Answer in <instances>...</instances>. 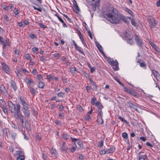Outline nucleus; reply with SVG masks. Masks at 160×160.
<instances>
[{
	"instance_id": "ddd939ff",
	"label": "nucleus",
	"mask_w": 160,
	"mask_h": 160,
	"mask_svg": "<svg viewBox=\"0 0 160 160\" xmlns=\"http://www.w3.org/2000/svg\"><path fill=\"white\" fill-rule=\"evenodd\" d=\"M127 103L128 104L129 107L130 108H133L137 112H138V111L137 109V107L134 104L130 102H128Z\"/></svg>"
},
{
	"instance_id": "e2e57ef3",
	"label": "nucleus",
	"mask_w": 160,
	"mask_h": 160,
	"mask_svg": "<svg viewBox=\"0 0 160 160\" xmlns=\"http://www.w3.org/2000/svg\"><path fill=\"white\" fill-rule=\"evenodd\" d=\"M25 157H18L17 158V160H24Z\"/></svg>"
},
{
	"instance_id": "cd10ccee",
	"label": "nucleus",
	"mask_w": 160,
	"mask_h": 160,
	"mask_svg": "<svg viewBox=\"0 0 160 160\" xmlns=\"http://www.w3.org/2000/svg\"><path fill=\"white\" fill-rule=\"evenodd\" d=\"M44 83L41 82V81H39L38 82V87L39 88H44Z\"/></svg>"
},
{
	"instance_id": "bb28decb",
	"label": "nucleus",
	"mask_w": 160,
	"mask_h": 160,
	"mask_svg": "<svg viewBox=\"0 0 160 160\" xmlns=\"http://www.w3.org/2000/svg\"><path fill=\"white\" fill-rule=\"evenodd\" d=\"M115 150V148L114 147H111L109 149H108L107 150V153H112Z\"/></svg>"
},
{
	"instance_id": "4d7b16f0",
	"label": "nucleus",
	"mask_w": 160,
	"mask_h": 160,
	"mask_svg": "<svg viewBox=\"0 0 160 160\" xmlns=\"http://www.w3.org/2000/svg\"><path fill=\"white\" fill-rule=\"evenodd\" d=\"M25 58L28 60H30L31 58L30 56L29 55L28 53L26 54L25 55Z\"/></svg>"
},
{
	"instance_id": "4468645a",
	"label": "nucleus",
	"mask_w": 160,
	"mask_h": 160,
	"mask_svg": "<svg viewBox=\"0 0 160 160\" xmlns=\"http://www.w3.org/2000/svg\"><path fill=\"white\" fill-rule=\"evenodd\" d=\"M121 35L123 39L125 40H127L130 36V34L127 32H123Z\"/></svg>"
},
{
	"instance_id": "2f4dec72",
	"label": "nucleus",
	"mask_w": 160,
	"mask_h": 160,
	"mask_svg": "<svg viewBox=\"0 0 160 160\" xmlns=\"http://www.w3.org/2000/svg\"><path fill=\"white\" fill-rule=\"evenodd\" d=\"M97 121L98 123L100 124H102L104 122L103 120L102 119V117L98 118H97Z\"/></svg>"
},
{
	"instance_id": "58836bf2",
	"label": "nucleus",
	"mask_w": 160,
	"mask_h": 160,
	"mask_svg": "<svg viewBox=\"0 0 160 160\" xmlns=\"http://www.w3.org/2000/svg\"><path fill=\"white\" fill-rule=\"evenodd\" d=\"M76 68L75 67H73L70 68V72L72 73H74L76 71Z\"/></svg>"
},
{
	"instance_id": "dca6fc26",
	"label": "nucleus",
	"mask_w": 160,
	"mask_h": 160,
	"mask_svg": "<svg viewBox=\"0 0 160 160\" xmlns=\"http://www.w3.org/2000/svg\"><path fill=\"white\" fill-rule=\"evenodd\" d=\"M9 131L8 128H4L2 129V135L5 137H8V134L9 133Z\"/></svg>"
},
{
	"instance_id": "864d4df0",
	"label": "nucleus",
	"mask_w": 160,
	"mask_h": 160,
	"mask_svg": "<svg viewBox=\"0 0 160 160\" xmlns=\"http://www.w3.org/2000/svg\"><path fill=\"white\" fill-rule=\"evenodd\" d=\"M100 152L101 154L104 155L107 153V150H101L100 151Z\"/></svg>"
},
{
	"instance_id": "a878e982",
	"label": "nucleus",
	"mask_w": 160,
	"mask_h": 160,
	"mask_svg": "<svg viewBox=\"0 0 160 160\" xmlns=\"http://www.w3.org/2000/svg\"><path fill=\"white\" fill-rule=\"evenodd\" d=\"M124 10L127 12L129 13L132 17L134 16V14L133 12L130 9L128 8H126L124 9Z\"/></svg>"
},
{
	"instance_id": "c756f323",
	"label": "nucleus",
	"mask_w": 160,
	"mask_h": 160,
	"mask_svg": "<svg viewBox=\"0 0 160 160\" xmlns=\"http://www.w3.org/2000/svg\"><path fill=\"white\" fill-rule=\"evenodd\" d=\"M1 108H2V110L5 113H7L8 110L5 104L4 105H3L2 106H1Z\"/></svg>"
},
{
	"instance_id": "7c9ffc66",
	"label": "nucleus",
	"mask_w": 160,
	"mask_h": 160,
	"mask_svg": "<svg viewBox=\"0 0 160 160\" xmlns=\"http://www.w3.org/2000/svg\"><path fill=\"white\" fill-rule=\"evenodd\" d=\"M95 44L97 48L99 51L102 49V46L98 42H96Z\"/></svg>"
},
{
	"instance_id": "79ce46f5",
	"label": "nucleus",
	"mask_w": 160,
	"mask_h": 160,
	"mask_svg": "<svg viewBox=\"0 0 160 160\" xmlns=\"http://www.w3.org/2000/svg\"><path fill=\"white\" fill-rule=\"evenodd\" d=\"M11 135L12 138L13 140H14L17 136V134L15 132H13L11 133Z\"/></svg>"
},
{
	"instance_id": "ea45409f",
	"label": "nucleus",
	"mask_w": 160,
	"mask_h": 160,
	"mask_svg": "<svg viewBox=\"0 0 160 160\" xmlns=\"http://www.w3.org/2000/svg\"><path fill=\"white\" fill-rule=\"evenodd\" d=\"M118 118L119 119H120L122 122H124L125 123L127 124L128 122L126 120H125L123 118H122V117L120 116H118Z\"/></svg>"
},
{
	"instance_id": "4be33fe9",
	"label": "nucleus",
	"mask_w": 160,
	"mask_h": 160,
	"mask_svg": "<svg viewBox=\"0 0 160 160\" xmlns=\"http://www.w3.org/2000/svg\"><path fill=\"white\" fill-rule=\"evenodd\" d=\"M120 18L124 21L127 24L129 23V21L126 18H125L124 16L121 15L120 17Z\"/></svg>"
},
{
	"instance_id": "9d476101",
	"label": "nucleus",
	"mask_w": 160,
	"mask_h": 160,
	"mask_svg": "<svg viewBox=\"0 0 160 160\" xmlns=\"http://www.w3.org/2000/svg\"><path fill=\"white\" fill-rule=\"evenodd\" d=\"M34 86V85H32V86L30 85V87L29 88V91L30 92L31 94L34 96L35 94H37L38 92L35 89H34L32 87Z\"/></svg>"
},
{
	"instance_id": "9b49d317",
	"label": "nucleus",
	"mask_w": 160,
	"mask_h": 160,
	"mask_svg": "<svg viewBox=\"0 0 160 160\" xmlns=\"http://www.w3.org/2000/svg\"><path fill=\"white\" fill-rule=\"evenodd\" d=\"M138 160H146L148 159V157L146 155L141 154V152H139L138 154Z\"/></svg>"
},
{
	"instance_id": "f3484780",
	"label": "nucleus",
	"mask_w": 160,
	"mask_h": 160,
	"mask_svg": "<svg viewBox=\"0 0 160 160\" xmlns=\"http://www.w3.org/2000/svg\"><path fill=\"white\" fill-rule=\"evenodd\" d=\"M10 83L12 87L13 90L14 91H15L17 90V88L15 81L12 80H11L10 82Z\"/></svg>"
},
{
	"instance_id": "338daca9",
	"label": "nucleus",
	"mask_w": 160,
	"mask_h": 160,
	"mask_svg": "<svg viewBox=\"0 0 160 160\" xmlns=\"http://www.w3.org/2000/svg\"><path fill=\"white\" fill-rule=\"evenodd\" d=\"M95 68L94 67H90V71L91 73H93L95 70Z\"/></svg>"
},
{
	"instance_id": "3c124183",
	"label": "nucleus",
	"mask_w": 160,
	"mask_h": 160,
	"mask_svg": "<svg viewBox=\"0 0 160 160\" xmlns=\"http://www.w3.org/2000/svg\"><path fill=\"white\" fill-rule=\"evenodd\" d=\"M32 8L35 10H37L40 12H42V9L41 8H38L34 6H32Z\"/></svg>"
},
{
	"instance_id": "f03ea898",
	"label": "nucleus",
	"mask_w": 160,
	"mask_h": 160,
	"mask_svg": "<svg viewBox=\"0 0 160 160\" xmlns=\"http://www.w3.org/2000/svg\"><path fill=\"white\" fill-rule=\"evenodd\" d=\"M8 105L9 110L14 118L22 114L20 110L21 106L18 102H16L15 104L11 101H8Z\"/></svg>"
},
{
	"instance_id": "c03bdc74",
	"label": "nucleus",
	"mask_w": 160,
	"mask_h": 160,
	"mask_svg": "<svg viewBox=\"0 0 160 160\" xmlns=\"http://www.w3.org/2000/svg\"><path fill=\"white\" fill-rule=\"evenodd\" d=\"M74 2H75V4L74 3H73V4H74L75 7V8L77 11H79L80 10H79V8L76 2L75 1H74Z\"/></svg>"
},
{
	"instance_id": "4c0bfd02",
	"label": "nucleus",
	"mask_w": 160,
	"mask_h": 160,
	"mask_svg": "<svg viewBox=\"0 0 160 160\" xmlns=\"http://www.w3.org/2000/svg\"><path fill=\"white\" fill-rule=\"evenodd\" d=\"M122 137L125 139H127L128 138V134L126 132H123L122 134Z\"/></svg>"
},
{
	"instance_id": "c9c22d12",
	"label": "nucleus",
	"mask_w": 160,
	"mask_h": 160,
	"mask_svg": "<svg viewBox=\"0 0 160 160\" xmlns=\"http://www.w3.org/2000/svg\"><path fill=\"white\" fill-rule=\"evenodd\" d=\"M0 42L3 43V48H5L6 46V44L4 41L3 38L0 36Z\"/></svg>"
},
{
	"instance_id": "37998d69",
	"label": "nucleus",
	"mask_w": 160,
	"mask_h": 160,
	"mask_svg": "<svg viewBox=\"0 0 160 160\" xmlns=\"http://www.w3.org/2000/svg\"><path fill=\"white\" fill-rule=\"evenodd\" d=\"M97 99L95 98H92L91 100V103L92 105H94L95 104V102L96 101Z\"/></svg>"
},
{
	"instance_id": "39448f33",
	"label": "nucleus",
	"mask_w": 160,
	"mask_h": 160,
	"mask_svg": "<svg viewBox=\"0 0 160 160\" xmlns=\"http://www.w3.org/2000/svg\"><path fill=\"white\" fill-rule=\"evenodd\" d=\"M134 36L137 45L140 48H142L144 45V42L142 39L140 38L139 36L134 35Z\"/></svg>"
},
{
	"instance_id": "69168bd1",
	"label": "nucleus",
	"mask_w": 160,
	"mask_h": 160,
	"mask_svg": "<svg viewBox=\"0 0 160 160\" xmlns=\"http://www.w3.org/2000/svg\"><path fill=\"white\" fill-rule=\"evenodd\" d=\"M38 79L39 80H42V76L41 74H38L37 76Z\"/></svg>"
},
{
	"instance_id": "680f3d73",
	"label": "nucleus",
	"mask_w": 160,
	"mask_h": 160,
	"mask_svg": "<svg viewBox=\"0 0 160 160\" xmlns=\"http://www.w3.org/2000/svg\"><path fill=\"white\" fill-rule=\"evenodd\" d=\"M53 56L54 57H57L58 58H60V54L59 53H54V54H53Z\"/></svg>"
},
{
	"instance_id": "72a5a7b5",
	"label": "nucleus",
	"mask_w": 160,
	"mask_h": 160,
	"mask_svg": "<svg viewBox=\"0 0 160 160\" xmlns=\"http://www.w3.org/2000/svg\"><path fill=\"white\" fill-rule=\"evenodd\" d=\"M129 93L136 98H138V95L137 94V93L131 90Z\"/></svg>"
},
{
	"instance_id": "6ab92c4d",
	"label": "nucleus",
	"mask_w": 160,
	"mask_h": 160,
	"mask_svg": "<svg viewBox=\"0 0 160 160\" xmlns=\"http://www.w3.org/2000/svg\"><path fill=\"white\" fill-rule=\"evenodd\" d=\"M0 90L4 94L7 93L5 87L3 84H1L0 86Z\"/></svg>"
},
{
	"instance_id": "2eb2a0df",
	"label": "nucleus",
	"mask_w": 160,
	"mask_h": 160,
	"mask_svg": "<svg viewBox=\"0 0 160 160\" xmlns=\"http://www.w3.org/2000/svg\"><path fill=\"white\" fill-rule=\"evenodd\" d=\"M22 111L25 116L28 118L30 117V111L28 110V108L22 110Z\"/></svg>"
},
{
	"instance_id": "b1692460",
	"label": "nucleus",
	"mask_w": 160,
	"mask_h": 160,
	"mask_svg": "<svg viewBox=\"0 0 160 160\" xmlns=\"http://www.w3.org/2000/svg\"><path fill=\"white\" fill-rule=\"evenodd\" d=\"M50 153L52 155L56 156L57 154V152L55 149L51 148L50 149Z\"/></svg>"
},
{
	"instance_id": "0eeeda50",
	"label": "nucleus",
	"mask_w": 160,
	"mask_h": 160,
	"mask_svg": "<svg viewBox=\"0 0 160 160\" xmlns=\"http://www.w3.org/2000/svg\"><path fill=\"white\" fill-rule=\"evenodd\" d=\"M15 118L17 120H19L21 122L22 126L24 127V122L25 117L22 114L16 117Z\"/></svg>"
},
{
	"instance_id": "412c9836",
	"label": "nucleus",
	"mask_w": 160,
	"mask_h": 160,
	"mask_svg": "<svg viewBox=\"0 0 160 160\" xmlns=\"http://www.w3.org/2000/svg\"><path fill=\"white\" fill-rule=\"evenodd\" d=\"M95 106L97 107L98 109H102L103 108V107L101 103L99 102H97L95 103Z\"/></svg>"
},
{
	"instance_id": "bf43d9fd",
	"label": "nucleus",
	"mask_w": 160,
	"mask_h": 160,
	"mask_svg": "<svg viewBox=\"0 0 160 160\" xmlns=\"http://www.w3.org/2000/svg\"><path fill=\"white\" fill-rule=\"evenodd\" d=\"M47 78L48 79H52V76L51 74L46 76Z\"/></svg>"
},
{
	"instance_id": "c85d7f7f",
	"label": "nucleus",
	"mask_w": 160,
	"mask_h": 160,
	"mask_svg": "<svg viewBox=\"0 0 160 160\" xmlns=\"http://www.w3.org/2000/svg\"><path fill=\"white\" fill-rule=\"evenodd\" d=\"M69 137V135L67 133H63L62 135V138L66 140L68 139Z\"/></svg>"
},
{
	"instance_id": "5701e85b",
	"label": "nucleus",
	"mask_w": 160,
	"mask_h": 160,
	"mask_svg": "<svg viewBox=\"0 0 160 160\" xmlns=\"http://www.w3.org/2000/svg\"><path fill=\"white\" fill-rule=\"evenodd\" d=\"M23 127L26 129L28 132H29L31 130L30 125L28 123H26L24 125V127Z\"/></svg>"
},
{
	"instance_id": "6e6d98bb",
	"label": "nucleus",
	"mask_w": 160,
	"mask_h": 160,
	"mask_svg": "<svg viewBox=\"0 0 160 160\" xmlns=\"http://www.w3.org/2000/svg\"><path fill=\"white\" fill-rule=\"evenodd\" d=\"M28 105L27 104V105H22V110H24L28 108Z\"/></svg>"
},
{
	"instance_id": "20e7f679",
	"label": "nucleus",
	"mask_w": 160,
	"mask_h": 160,
	"mask_svg": "<svg viewBox=\"0 0 160 160\" xmlns=\"http://www.w3.org/2000/svg\"><path fill=\"white\" fill-rule=\"evenodd\" d=\"M107 61L108 63L112 66H114L115 67L113 69L115 71H118L119 69L118 63L117 60H113L112 58L110 57L107 58Z\"/></svg>"
},
{
	"instance_id": "052dcab7",
	"label": "nucleus",
	"mask_w": 160,
	"mask_h": 160,
	"mask_svg": "<svg viewBox=\"0 0 160 160\" xmlns=\"http://www.w3.org/2000/svg\"><path fill=\"white\" fill-rule=\"evenodd\" d=\"M22 134L24 136V138L25 139H26L27 140H28V138L26 136V134L25 133V132H24L22 130Z\"/></svg>"
},
{
	"instance_id": "aec40b11",
	"label": "nucleus",
	"mask_w": 160,
	"mask_h": 160,
	"mask_svg": "<svg viewBox=\"0 0 160 160\" xmlns=\"http://www.w3.org/2000/svg\"><path fill=\"white\" fill-rule=\"evenodd\" d=\"M151 70L152 72V74H153L154 77L155 78L158 77L159 75L158 71H156L155 69H151Z\"/></svg>"
},
{
	"instance_id": "e433bc0d",
	"label": "nucleus",
	"mask_w": 160,
	"mask_h": 160,
	"mask_svg": "<svg viewBox=\"0 0 160 160\" xmlns=\"http://www.w3.org/2000/svg\"><path fill=\"white\" fill-rule=\"evenodd\" d=\"M75 48L80 53H81L83 55H85V54H84V52L82 51L81 50V47L78 46Z\"/></svg>"
},
{
	"instance_id": "49530a36",
	"label": "nucleus",
	"mask_w": 160,
	"mask_h": 160,
	"mask_svg": "<svg viewBox=\"0 0 160 160\" xmlns=\"http://www.w3.org/2000/svg\"><path fill=\"white\" fill-rule=\"evenodd\" d=\"M57 95L58 97L63 98L64 96V93L62 92H61L58 93Z\"/></svg>"
},
{
	"instance_id": "423d86ee",
	"label": "nucleus",
	"mask_w": 160,
	"mask_h": 160,
	"mask_svg": "<svg viewBox=\"0 0 160 160\" xmlns=\"http://www.w3.org/2000/svg\"><path fill=\"white\" fill-rule=\"evenodd\" d=\"M147 20L149 22L151 28H153L158 23L157 21L152 17H149L147 18Z\"/></svg>"
},
{
	"instance_id": "13d9d810",
	"label": "nucleus",
	"mask_w": 160,
	"mask_h": 160,
	"mask_svg": "<svg viewBox=\"0 0 160 160\" xmlns=\"http://www.w3.org/2000/svg\"><path fill=\"white\" fill-rule=\"evenodd\" d=\"M140 66L141 67H144L146 66V63L144 62H142L141 63H140Z\"/></svg>"
},
{
	"instance_id": "09e8293b",
	"label": "nucleus",
	"mask_w": 160,
	"mask_h": 160,
	"mask_svg": "<svg viewBox=\"0 0 160 160\" xmlns=\"http://www.w3.org/2000/svg\"><path fill=\"white\" fill-rule=\"evenodd\" d=\"M76 150V148L75 147H72L70 148V152L73 153L75 152Z\"/></svg>"
},
{
	"instance_id": "5fc2aeb1",
	"label": "nucleus",
	"mask_w": 160,
	"mask_h": 160,
	"mask_svg": "<svg viewBox=\"0 0 160 160\" xmlns=\"http://www.w3.org/2000/svg\"><path fill=\"white\" fill-rule=\"evenodd\" d=\"M32 49L33 51L35 53L37 52L38 51V48L36 47H33L32 48Z\"/></svg>"
},
{
	"instance_id": "393cba45",
	"label": "nucleus",
	"mask_w": 160,
	"mask_h": 160,
	"mask_svg": "<svg viewBox=\"0 0 160 160\" xmlns=\"http://www.w3.org/2000/svg\"><path fill=\"white\" fill-rule=\"evenodd\" d=\"M16 154L18 157H25L24 156V154L22 152L17 151L16 152Z\"/></svg>"
},
{
	"instance_id": "de8ad7c7",
	"label": "nucleus",
	"mask_w": 160,
	"mask_h": 160,
	"mask_svg": "<svg viewBox=\"0 0 160 160\" xmlns=\"http://www.w3.org/2000/svg\"><path fill=\"white\" fill-rule=\"evenodd\" d=\"M38 24L41 28H47V27L43 25L42 23H39Z\"/></svg>"
},
{
	"instance_id": "f257e3e1",
	"label": "nucleus",
	"mask_w": 160,
	"mask_h": 160,
	"mask_svg": "<svg viewBox=\"0 0 160 160\" xmlns=\"http://www.w3.org/2000/svg\"><path fill=\"white\" fill-rule=\"evenodd\" d=\"M109 12L104 15V16L111 23L117 24L119 23L120 19L118 15L115 12V8L111 5L110 7L108 9Z\"/></svg>"
},
{
	"instance_id": "473e14b6",
	"label": "nucleus",
	"mask_w": 160,
	"mask_h": 160,
	"mask_svg": "<svg viewBox=\"0 0 160 160\" xmlns=\"http://www.w3.org/2000/svg\"><path fill=\"white\" fill-rule=\"evenodd\" d=\"M19 100L20 102L21 103V105L22 106L27 105L28 104L24 100H23L21 97H19Z\"/></svg>"
},
{
	"instance_id": "8fccbe9b",
	"label": "nucleus",
	"mask_w": 160,
	"mask_h": 160,
	"mask_svg": "<svg viewBox=\"0 0 160 160\" xmlns=\"http://www.w3.org/2000/svg\"><path fill=\"white\" fill-rule=\"evenodd\" d=\"M78 35L79 38L81 40L84 39L80 31H79L78 32Z\"/></svg>"
},
{
	"instance_id": "f704fd0d",
	"label": "nucleus",
	"mask_w": 160,
	"mask_h": 160,
	"mask_svg": "<svg viewBox=\"0 0 160 160\" xmlns=\"http://www.w3.org/2000/svg\"><path fill=\"white\" fill-rule=\"evenodd\" d=\"M102 109H98V115L100 116V117H102L103 112L102 111Z\"/></svg>"
},
{
	"instance_id": "603ef678",
	"label": "nucleus",
	"mask_w": 160,
	"mask_h": 160,
	"mask_svg": "<svg viewBox=\"0 0 160 160\" xmlns=\"http://www.w3.org/2000/svg\"><path fill=\"white\" fill-rule=\"evenodd\" d=\"M131 21V24L133 26L135 27L136 26V23L135 22V20L133 19H132V20Z\"/></svg>"
},
{
	"instance_id": "774afa93",
	"label": "nucleus",
	"mask_w": 160,
	"mask_h": 160,
	"mask_svg": "<svg viewBox=\"0 0 160 160\" xmlns=\"http://www.w3.org/2000/svg\"><path fill=\"white\" fill-rule=\"evenodd\" d=\"M124 90L126 92H127L128 93H129L130 92V91H131V90L128 89L127 88H126V87H124Z\"/></svg>"
},
{
	"instance_id": "6e6552de",
	"label": "nucleus",
	"mask_w": 160,
	"mask_h": 160,
	"mask_svg": "<svg viewBox=\"0 0 160 160\" xmlns=\"http://www.w3.org/2000/svg\"><path fill=\"white\" fill-rule=\"evenodd\" d=\"M1 65L2 70L6 73L9 74V68L8 66L4 63H2Z\"/></svg>"
},
{
	"instance_id": "a18cd8bd",
	"label": "nucleus",
	"mask_w": 160,
	"mask_h": 160,
	"mask_svg": "<svg viewBox=\"0 0 160 160\" xmlns=\"http://www.w3.org/2000/svg\"><path fill=\"white\" fill-rule=\"evenodd\" d=\"M103 141L102 140H101L99 142L98 145L99 147H101L103 146Z\"/></svg>"
},
{
	"instance_id": "7ed1b4c3",
	"label": "nucleus",
	"mask_w": 160,
	"mask_h": 160,
	"mask_svg": "<svg viewBox=\"0 0 160 160\" xmlns=\"http://www.w3.org/2000/svg\"><path fill=\"white\" fill-rule=\"evenodd\" d=\"M87 3L89 5L93 6V10H96V8L99 5L100 0H86Z\"/></svg>"
},
{
	"instance_id": "f8f14e48",
	"label": "nucleus",
	"mask_w": 160,
	"mask_h": 160,
	"mask_svg": "<svg viewBox=\"0 0 160 160\" xmlns=\"http://www.w3.org/2000/svg\"><path fill=\"white\" fill-rule=\"evenodd\" d=\"M152 48L155 50L159 54H160V49L154 43L152 42L151 43Z\"/></svg>"
},
{
	"instance_id": "0e129e2a",
	"label": "nucleus",
	"mask_w": 160,
	"mask_h": 160,
	"mask_svg": "<svg viewBox=\"0 0 160 160\" xmlns=\"http://www.w3.org/2000/svg\"><path fill=\"white\" fill-rule=\"evenodd\" d=\"M113 78L119 84H121V82L116 77Z\"/></svg>"
},
{
	"instance_id": "a19ab883",
	"label": "nucleus",
	"mask_w": 160,
	"mask_h": 160,
	"mask_svg": "<svg viewBox=\"0 0 160 160\" xmlns=\"http://www.w3.org/2000/svg\"><path fill=\"white\" fill-rule=\"evenodd\" d=\"M127 42L128 43L130 44V45H132L133 43V42L132 40L130 38H128L127 40Z\"/></svg>"
},
{
	"instance_id": "a211bd4d",
	"label": "nucleus",
	"mask_w": 160,
	"mask_h": 160,
	"mask_svg": "<svg viewBox=\"0 0 160 160\" xmlns=\"http://www.w3.org/2000/svg\"><path fill=\"white\" fill-rule=\"evenodd\" d=\"M65 142H63L62 146L61 147V151L62 152H67V151L68 149V148L65 146Z\"/></svg>"
},
{
	"instance_id": "1a4fd4ad",
	"label": "nucleus",
	"mask_w": 160,
	"mask_h": 160,
	"mask_svg": "<svg viewBox=\"0 0 160 160\" xmlns=\"http://www.w3.org/2000/svg\"><path fill=\"white\" fill-rule=\"evenodd\" d=\"M24 81L27 84L32 86L34 85V81L29 78L26 77L24 79Z\"/></svg>"
}]
</instances>
